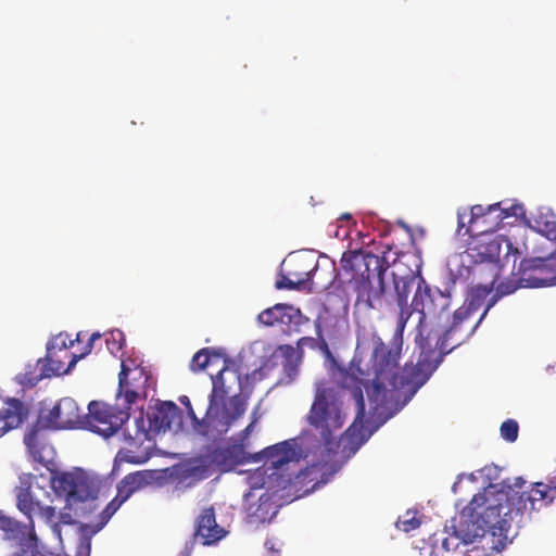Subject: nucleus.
Returning a JSON list of instances; mask_svg holds the SVG:
<instances>
[{
	"mask_svg": "<svg viewBox=\"0 0 556 556\" xmlns=\"http://www.w3.org/2000/svg\"><path fill=\"white\" fill-rule=\"evenodd\" d=\"M416 344L419 349L417 364L401 368V346L390 349L374 329H358L356 353L349 368H339L334 374L338 386L351 390L357 406L355 420L344 432L351 442L357 439V444L361 445L367 440L363 426V389L375 410L400 400L402 394L406 403L426 383L443 357L458 346L453 345L452 340L446 337L443 344L425 340Z\"/></svg>",
	"mask_w": 556,
	"mask_h": 556,
	"instance_id": "nucleus-1",
	"label": "nucleus"
},
{
	"mask_svg": "<svg viewBox=\"0 0 556 556\" xmlns=\"http://www.w3.org/2000/svg\"><path fill=\"white\" fill-rule=\"evenodd\" d=\"M503 514L497 504H492L484 493L475 494L459 513L457 525H453V533L442 540V547L446 552L455 551L463 544H470L478 539L488 541L495 551L503 549L510 536L511 529L502 530Z\"/></svg>",
	"mask_w": 556,
	"mask_h": 556,
	"instance_id": "nucleus-2",
	"label": "nucleus"
},
{
	"mask_svg": "<svg viewBox=\"0 0 556 556\" xmlns=\"http://www.w3.org/2000/svg\"><path fill=\"white\" fill-rule=\"evenodd\" d=\"M340 264L344 281L357 294L356 303L379 309L386 293L384 273L389 267L384 257L364 250H349L343 252Z\"/></svg>",
	"mask_w": 556,
	"mask_h": 556,
	"instance_id": "nucleus-3",
	"label": "nucleus"
},
{
	"mask_svg": "<svg viewBox=\"0 0 556 556\" xmlns=\"http://www.w3.org/2000/svg\"><path fill=\"white\" fill-rule=\"evenodd\" d=\"M451 292L430 288L424 278L419 279L410 307L419 313L415 342L429 341L443 344V339L451 327L448 308Z\"/></svg>",
	"mask_w": 556,
	"mask_h": 556,
	"instance_id": "nucleus-4",
	"label": "nucleus"
},
{
	"mask_svg": "<svg viewBox=\"0 0 556 556\" xmlns=\"http://www.w3.org/2000/svg\"><path fill=\"white\" fill-rule=\"evenodd\" d=\"M555 500L556 471L554 470L546 478V482H534L529 491L517 492L511 490L505 494L504 501L500 498L496 503L503 514L501 531L511 529L516 534L532 513L542 510L553 504Z\"/></svg>",
	"mask_w": 556,
	"mask_h": 556,
	"instance_id": "nucleus-5",
	"label": "nucleus"
},
{
	"mask_svg": "<svg viewBox=\"0 0 556 556\" xmlns=\"http://www.w3.org/2000/svg\"><path fill=\"white\" fill-rule=\"evenodd\" d=\"M346 414L337 388L321 380L315 383L314 401L307 422L319 433L325 446L332 450L337 432L343 427Z\"/></svg>",
	"mask_w": 556,
	"mask_h": 556,
	"instance_id": "nucleus-6",
	"label": "nucleus"
},
{
	"mask_svg": "<svg viewBox=\"0 0 556 556\" xmlns=\"http://www.w3.org/2000/svg\"><path fill=\"white\" fill-rule=\"evenodd\" d=\"M493 289L494 285L476 283V286L471 288L465 304L454 312L451 327L445 333L446 338L452 340L453 345H462L473 334L481 320L496 301V295L492 296L479 319L473 320V315L484 304Z\"/></svg>",
	"mask_w": 556,
	"mask_h": 556,
	"instance_id": "nucleus-7",
	"label": "nucleus"
},
{
	"mask_svg": "<svg viewBox=\"0 0 556 556\" xmlns=\"http://www.w3.org/2000/svg\"><path fill=\"white\" fill-rule=\"evenodd\" d=\"M505 244L506 254L504 260L506 263L513 257V266L519 256L518 249L513 247L511 241L506 237L495 238L484 244H480L476 254L470 256L473 258L472 265L468 267L472 283L494 285L497 281L503 264L501 260V248Z\"/></svg>",
	"mask_w": 556,
	"mask_h": 556,
	"instance_id": "nucleus-8",
	"label": "nucleus"
},
{
	"mask_svg": "<svg viewBox=\"0 0 556 556\" xmlns=\"http://www.w3.org/2000/svg\"><path fill=\"white\" fill-rule=\"evenodd\" d=\"M248 396L240 393L228 401L208 397V407L204 418L199 422L204 435L218 438L226 434L233 424L244 415Z\"/></svg>",
	"mask_w": 556,
	"mask_h": 556,
	"instance_id": "nucleus-9",
	"label": "nucleus"
},
{
	"mask_svg": "<svg viewBox=\"0 0 556 556\" xmlns=\"http://www.w3.org/2000/svg\"><path fill=\"white\" fill-rule=\"evenodd\" d=\"M260 455V463L265 462L269 464V468L275 470L271 475H276L281 480V486L293 484L294 480L300 479L301 470L287 472L291 466L299 464L301 458V450L298 448L295 440H286L277 444L267 446L257 452Z\"/></svg>",
	"mask_w": 556,
	"mask_h": 556,
	"instance_id": "nucleus-10",
	"label": "nucleus"
},
{
	"mask_svg": "<svg viewBox=\"0 0 556 556\" xmlns=\"http://www.w3.org/2000/svg\"><path fill=\"white\" fill-rule=\"evenodd\" d=\"M130 413L102 401H91L85 415L84 428L104 438L115 434L128 421Z\"/></svg>",
	"mask_w": 556,
	"mask_h": 556,
	"instance_id": "nucleus-11",
	"label": "nucleus"
},
{
	"mask_svg": "<svg viewBox=\"0 0 556 556\" xmlns=\"http://www.w3.org/2000/svg\"><path fill=\"white\" fill-rule=\"evenodd\" d=\"M51 486L58 495L64 496L68 503L93 500L98 494L94 481L81 469L53 473Z\"/></svg>",
	"mask_w": 556,
	"mask_h": 556,
	"instance_id": "nucleus-12",
	"label": "nucleus"
},
{
	"mask_svg": "<svg viewBox=\"0 0 556 556\" xmlns=\"http://www.w3.org/2000/svg\"><path fill=\"white\" fill-rule=\"evenodd\" d=\"M517 275L521 286L538 288L556 283V251L546 257L521 260Z\"/></svg>",
	"mask_w": 556,
	"mask_h": 556,
	"instance_id": "nucleus-13",
	"label": "nucleus"
},
{
	"mask_svg": "<svg viewBox=\"0 0 556 556\" xmlns=\"http://www.w3.org/2000/svg\"><path fill=\"white\" fill-rule=\"evenodd\" d=\"M51 430L84 428L85 415L72 397L61 399L47 414L38 416Z\"/></svg>",
	"mask_w": 556,
	"mask_h": 556,
	"instance_id": "nucleus-14",
	"label": "nucleus"
},
{
	"mask_svg": "<svg viewBox=\"0 0 556 556\" xmlns=\"http://www.w3.org/2000/svg\"><path fill=\"white\" fill-rule=\"evenodd\" d=\"M47 430H51V428L46 427L45 421L37 417L23 439L29 457L43 466L52 464L55 456L54 447L46 433Z\"/></svg>",
	"mask_w": 556,
	"mask_h": 556,
	"instance_id": "nucleus-15",
	"label": "nucleus"
},
{
	"mask_svg": "<svg viewBox=\"0 0 556 556\" xmlns=\"http://www.w3.org/2000/svg\"><path fill=\"white\" fill-rule=\"evenodd\" d=\"M64 359H66L64 354L59 353L55 346H47L46 357L37 362L40 374L36 376H30L28 372L20 375V382L26 387H35L43 378L68 372L72 367H70V364L66 366Z\"/></svg>",
	"mask_w": 556,
	"mask_h": 556,
	"instance_id": "nucleus-16",
	"label": "nucleus"
},
{
	"mask_svg": "<svg viewBox=\"0 0 556 556\" xmlns=\"http://www.w3.org/2000/svg\"><path fill=\"white\" fill-rule=\"evenodd\" d=\"M227 531L216 522L213 506L202 509L195 519L194 536L201 540L203 545H212L224 539Z\"/></svg>",
	"mask_w": 556,
	"mask_h": 556,
	"instance_id": "nucleus-17",
	"label": "nucleus"
},
{
	"mask_svg": "<svg viewBox=\"0 0 556 556\" xmlns=\"http://www.w3.org/2000/svg\"><path fill=\"white\" fill-rule=\"evenodd\" d=\"M232 364L228 356L224 357L223 367L216 376H212L213 388L208 397L226 400L235 389H241L240 374L230 367Z\"/></svg>",
	"mask_w": 556,
	"mask_h": 556,
	"instance_id": "nucleus-18",
	"label": "nucleus"
},
{
	"mask_svg": "<svg viewBox=\"0 0 556 556\" xmlns=\"http://www.w3.org/2000/svg\"><path fill=\"white\" fill-rule=\"evenodd\" d=\"M249 443L237 441L227 447L215 451L214 460L224 467H235L249 463H260V455L248 451Z\"/></svg>",
	"mask_w": 556,
	"mask_h": 556,
	"instance_id": "nucleus-19",
	"label": "nucleus"
},
{
	"mask_svg": "<svg viewBox=\"0 0 556 556\" xmlns=\"http://www.w3.org/2000/svg\"><path fill=\"white\" fill-rule=\"evenodd\" d=\"M150 429L155 432H164L174 424H180L181 410L172 401L157 403L152 412L148 415Z\"/></svg>",
	"mask_w": 556,
	"mask_h": 556,
	"instance_id": "nucleus-20",
	"label": "nucleus"
},
{
	"mask_svg": "<svg viewBox=\"0 0 556 556\" xmlns=\"http://www.w3.org/2000/svg\"><path fill=\"white\" fill-rule=\"evenodd\" d=\"M405 265L402 260L395 262L394 266L396 271L392 273L394 289L396 292V299L399 306H406L408 295L415 286L418 285L420 276V265L416 264V269H409L407 273L401 269V266Z\"/></svg>",
	"mask_w": 556,
	"mask_h": 556,
	"instance_id": "nucleus-21",
	"label": "nucleus"
},
{
	"mask_svg": "<svg viewBox=\"0 0 556 556\" xmlns=\"http://www.w3.org/2000/svg\"><path fill=\"white\" fill-rule=\"evenodd\" d=\"M28 414V408L21 400L8 399L5 407L0 409V438L10 430L18 428L27 419Z\"/></svg>",
	"mask_w": 556,
	"mask_h": 556,
	"instance_id": "nucleus-22",
	"label": "nucleus"
},
{
	"mask_svg": "<svg viewBox=\"0 0 556 556\" xmlns=\"http://www.w3.org/2000/svg\"><path fill=\"white\" fill-rule=\"evenodd\" d=\"M130 369L122 363V368L118 374V390L116 394V406L119 409H125L129 413L131 405L136 403L139 397V391L128 380Z\"/></svg>",
	"mask_w": 556,
	"mask_h": 556,
	"instance_id": "nucleus-23",
	"label": "nucleus"
},
{
	"mask_svg": "<svg viewBox=\"0 0 556 556\" xmlns=\"http://www.w3.org/2000/svg\"><path fill=\"white\" fill-rule=\"evenodd\" d=\"M152 478V473L147 470L130 472L118 482L117 495L126 502L137 491L146 488Z\"/></svg>",
	"mask_w": 556,
	"mask_h": 556,
	"instance_id": "nucleus-24",
	"label": "nucleus"
},
{
	"mask_svg": "<svg viewBox=\"0 0 556 556\" xmlns=\"http://www.w3.org/2000/svg\"><path fill=\"white\" fill-rule=\"evenodd\" d=\"M299 314L292 305L276 304L258 314V321L265 326L289 325L294 316Z\"/></svg>",
	"mask_w": 556,
	"mask_h": 556,
	"instance_id": "nucleus-25",
	"label": "nucleus"
},
{
	"mask_svg": "<svg viewBox=\"0 0 556 556\" xmlns=\"http://www.w3.org/2000/svg\"><path fill=\"white\" fill-rule=\"evenodd\" d=\"M488 211L494 213L496 223L493 226L485 227L484 229L481 230V232L494 231L500 227V224L508 217L522 218L526 215V210L523 205L517 203L507 205L506 202H497L494 204H490L488 206Z\"/></svg>",
	"mask_w": 556,
	"mask_h": 556,
	"instance_id": "nucleus-26",
	"label": "nucleus"
},
{
	"mask_svg": "<svg viewBox=\"0 0 556 556\" xmlns=\"http://www.w3.org/2000/svg\"><path fill=\"white\" fill-rule=\"evenodd\" d=\"M277 514V508L268 496H261L257 504L249 508V522L250 523H265L269 522Z\"/></svg>",
	"mask_w": 556,
	"mask_h": 556,
	"instance_id": "nucleus-27",
	"label": "nucleus"
},
{
	"mask_svg": "<svg viewBox=\"0 0 556 556\" xmlns=\"http://www.w3.org/2000/svg\"><path fill=\"white\" fill-rule=\"evenodd\" d=\"M16 506L18 510L28 518L31 531L30 538L36 540L33 517L37 513L38 508H40V503L34 498L29 488L21 489L18 491L16 495Z\"/></svg>",
	"mask_w": 556,
	"mask_h": 556,
	"instance_id": "nucleus-28",
	"label": "nucleus"
},
{
	"mask_svg": "<svg viewBox=\"0 0 556 556\" xmlns=\"http://www.w3.org/2000/svg\"><path fill=\"white\" fill-rule=\"evenodd\" d=\"M224 357H227V355L220 350L210 348L201 349L193 355L190 362V369L194 372L203 370L207 366L218 363L220 359L224 362Z\"/></svg>",
	"mask_w": 556,
	"mask_h": 556,
	"instance_id": "nucleus-29",
	"label": "nucleus"
},
{
	"mask_svg": "<svg viewBox=\"0 0 556 556\" xmlns=\"http://www.w3.org/2000/svg\"><path fill=\"white\" fill-rule=\"evenodd\" d=\"M123 503H125V501H122V498L116 494V496L101 511L99 516V522L96 526L84 525L83 530L90 534H96L99 532L109 522L111 517L116 513Z\"/></svg>",
	"mask_w": 556,
	"mask_h": 556,
	"instance_id": "nucleus-30",
	"label": "nucleus"
},
{
	"mask_svg": "<svg viewBox=\"0 0 556 556\" xmlns=\"http://www.w3.org/2000/svg\"><path fill=\"white\" fill-rule=\"evenodd\" d=\"M530 227L548 240L556 241V220L554 216L539 214L533 218Z\"/></svg>",
	"mask_w": 556,
	"mask_h": 556,
	"instance_id": "nucleus-31",
	"label": "nucleus"
},
{
	"mask_svg": "<svg viewBox=\"0 0 556 556\" xmlns=\"http://www.w3.org/2000/svg\"><path fill=\"white\" fill-rule=\"evenodd\" d=\"M280 351L285 357V370L288 374V376H291L295 374L296 366H298V351L291 345H282L280 346Z\"/></svg>",
	"mask_w": 556,
	"mask_h": 556,
	"instance_id": "nucleus-32",
	"label": "nucleus"
},
{
	"mask_svg": "<svg viewBox=\"0 0 556 556\" xmlns=\"http://www.w3.org/2000/svg\"><path fill=\"white\" fill-rule=\"evenodd\" d=\"M420 523V519L417 518V511L407 510L406 514L396 521V528L404 532H410L417 529Z\"/></svg>",
	"mask_w": 556,
	"mask_h": 556,
	"instance_id": "nucleus-33",
	"label": "nucleus"
},
{
	"mask_svg": "<svg viewBox=\"0 0 556 556\" xmlns=\"http://www.w3.org/2000/svg\"><path fill=\"white\" fill-rule=\"evenodd\" d=\"M0 530L12 538H16L22 532V525L0 510Z\"/></svg>",
	"mask_w": 556,
	"mask_h": 556,
	"instance_id": "nucleus-34",
	"label": "nucleus"
},
{
	"mask_svg": "<svg viewBox=\"0 0 556 556\" xmlns=\"http://www.w3.org/2000/svg\"><path fill=\"white\" fill-rule=\"evenodd\" d=\"M105 342L111 353H116L123 349L125 343L124 333L121 330H113L105 334Z\"/></svg>",
	"mask_w": 556,
	"mask_h": 556,
	"instance_id": "nucleus-35",
	"label": "nucleus"
},
{
	"mask_svg": "<svg viewBox=\"0 0 556 556\" xmlns=\"http://www.w3.org/2000/svg\"><path fill=\"white\" fill-rule=\"evenodd\" d=\"M74 344L73 340L67 341V337H64L63 334H59L54 338L53 341L49 342L47 346H55V350L64 354L65 358H70L72 361V356L75 355L74 353H71L68 351L70 348H72Z\"/></svg>",
	"mask_w": 556,
	"mask_h": 556,
	"instance_id": "nucleus-36",
	"label": "nucleus"
},
{
	"mask_svg": "<svg viewBox=\"0 0 556 556\" xmlns=\"http://www.w3.org/2000/svg\"><path fill=\"white\" fill-rule=\"evenodd\" d=\"M501 435L507 442H515L518 438L519 426L514 419H507L501 425Z\"/></svg>",
	"mask_w": 556,
	"mask_h": 556,
	"instance_id": "nucleus-37",
	"label": "nucleus"
},
{
	"mask_svg": "<svg viewBox=\"0 0 556 556\" xmlns=\"http://www.w3.org/2000/svg\"><path fill=\"white\" fill-rule=\"evenodd\" d=\"M135 424H136V432H135V435H131L127 429H125L124 431V437H125V440L129 443V445H136L138 441H142L147 438V431L143 427V418L140 417V418H137L135 420Z\"/></svg>",
	"mask_w": 556,
	"mask_h": 556,
	"instance_id": "nucleus-38",
	"label": "nucleus"
},
{
	"mask_svg": "<svg viewBox=\"0 0 556 556\" xmlns=\"http://www.w3.org/2000/svg\"><path fill=\"white\" fill-rule=\"evenodd\" d=\"M491 215H494V213H491L490 211H488V207H484L480 204L473 205L470 208L469 223L470 224H477V223L485 224L486 218Z\"/></svg>",
	"mask_w": 556,
	"mask_h": 556,
	"instance_id": "nucleus-39",
	"label": "nucleus"
},
{
	"mask_svg": "<svg viewBox=\"0 0 556 556\" xmlns=\"http://www.w3.org/2000/svg\"><path fill=\"white\" fill-rule=\"evenodd\" d=\"M301 281L302 280H300V279L293 280V278H291V276L288 273L281 274L280 278L276 281V288L279 290H281V289H287V290L300 289Z\"/></svg>",
	"mask_w": 556,
	"mask_h": 556,
	"instance_id": "nucleus-40",
	"label": "nucleus"
},
{
	"mask_svg": "<svg viewBox=\"0 0 556 556\" xmlns=\"http://www.w3.org/2000/svg\"><path fill=\"white\" fill-rule=\"evenodd\" d=\"M401 311L397 317L396 331L395 333L402 336L405 326L412 315L413 308L406 304V306H400Z\"/></svg>",
	"mask_w": 556,
	"mask_h": 556,
	"instance_id": "nucleus-41",
	"label": "nucleus"
},
{
	"mask_svg": "<svg viewBox=\"0 0 556 556\" xmlns=\"http://www.w3.org/2000/svg\"><path fill=\"white\" fill-rule=\"evenodd\" d=\"M101 338V334L99 332H93L90 337H89V340L87 342V344L85 345L84 348V352H81L79 355H73L72 356V361H70V367H74L77 363L78 359L85 357L86 355H88L92 348H93V343Z\"/></svg>",
	"mask_w": 556,
	"mask_h": 556,
	"instance_id": "nucleus-42",
	"label": "nucleus"
},
{
	"mask_svg": "<svg viewBox=\"0 0 556 556\" xmlns=\"http://www.w3.org/2000/svg\"><path fill=\"white\" fill-rule=\"evenodd\" d=\"M101 338V334L99 332H93L90 337H89V340L87 342V344L85 345L84 348V352H81L79 355H73L72 356V361H70V367H74L77 363L78 359L85 357L86 355H88L92 348H93V343Z\"/></svg>",
	"mask_w": 556,
	"mask_h": 556,
	"instance_id": "nucleus-43",
	"label": "nucleus"
},
{
	"mask_svg": "<svg viewBox=\"0 0 556 556\" xmlns=\"http://www.w3.org/2000/svg\"><path fill=\"white\" fill-rule=\"evenodd\" d=\"M317 271V266H314L307 270H303V271H292V270H289L288 274L291 276V278H293V280H302L301 281V287L304 286L306 282H308L311 280V277L313 275H315Z\"/></svg>",
	"mask_w": 556,
	"mask_h": 556,
	"instance_id": "nucleus-44",
	"label": "nucleus"
},
{
	"mask_svg": "<svg viewBox=\"0 0 556 556\" xmlns=\"http://www.w3.org/2000/svg\"><path fill=\"white\" fill-rule=\"evenodd\" d=\"M47 523H53L56 511L53 506H41L37 513Z\"/></svg>",
	"mask_w": 556,
	"mask_h": 556,
	"instance_id": "nucleus-45",
	"label": "nucleus"
},
{
	"mask_svg": "<svg viewBox=\"0 0 556 556\" xmlns=\"http://www.w3.org/2000/svg\"><path fill=\"white\" fill-rule=\"evenodd\" d=\"M517 288H518V286L515 282L508 281V282H501L500 285H497L496 290H497V293H500L501 295H507V294H510L514 291H516Z\"/></svg>",
	"mask_w": 556,
	"mask_h": 556,
	"instance_id": "nucleus-46",
	"label": "nucleus"
},
{
	"mask_svg": "<svg viewBox=\"0 0 556 556\" xmlns=\"http://www.w3.org/2000/svg\"><path fill=\"white\" fill-rule=\"evenodd\" d=\"M256 421H257V418L254 417V419L239 433V439H238L239 441L249 443L248 442L249 435L253 431Z\"/></svg>",
	"mask_w": 556,
	"mask_h": 556,
	"instance_id": "nucleus-47",
	"label": "nucleus"
},
{
	"mask_svg": "<svg viewBox=\"0 0 556 556\" xmlns=\"http://www.w3.org/2000/svg\"><path fill=\"white\" fill-rule=\"evenodd\" d=\"M148 456H135V455H127L126 460L131 464H142L148 460Z\"/></svg>",
	"mask_w": 556,
	"mask_h": 556,
	"instance_id": "nucleus-48",
	"label": "nucleus"
},
{
	"mask_svg": "<svg viewBox=\"0 0 556 556\" xmlns=\"http://www.w3.org/2000/svg\"><path fill=\"white\" fill-rule=\"evenodd\" d=\"M268 551L271 553V556H279V551L274 548V543L270 541H266L265 543Z\"/></svg>",
	"mask_w": 556,
	"mask_h": 556,
	"instance_id": "nucleus-49",
	"label": "nucleus"
},
{
	"mask_svg": "<svg viewBox=\"0 0 556 556\" xmlns=\"http://www.w3.org/2000/svg\"><path fill=\"white\" fill-rule=\"evenodd\" d=\"M526 481L521 478V477H517L515 478V482H514V485L516 488H519L521 489L523 485H525Z\"/></svg>",
	"mask_w": 556,
	"mask_h": 556,
	"instance_id": "nucleus-50",
	"label": "nucleus"
},
{
	"mask_svg": "<svg viewBox=\"0 0 556 556\" xmlns=\"http://www.w3.org/2000/svg\"><path fill=\"white\" fill-rule=\"evenodd\" d=\"M464 225L463 215L458 214V228L462 229Z\"/></svg>",
	"mask_w": 556,
	"mask_h": 556,
	"instance_id": "nucleus-51",
	"label": "nucleus"
},
{
	"mask_svg": "<svg viewBox=\"0 0 556 556\" xmlns=\"http://www.w3.org/2000/svg\"><path fill=\"white\" fill-rule=\"evenodd\" d=\"M189 414L191 415V417H192L193 419H195V415H194V413H193V410H192V408H191V407H189Z\"/></svg>",
	"mask_w": 556,
	"mask_h": 556,
	"instance_id": "nucleus-52",
	"label": "nucleus"
},
{
	"mask_svg": "<svg viewBox=\"0 0 556 556\" xmlns=\"http://www.w3.org/2000/svg\"><path fill=\"white\" fill-rule=\"evenodd\" d=\"M412 258L415 261V265L416 264H419L420 265V262L418 260H416V256L415 255H412Z\"/></svg>",
	"mask_w": 556,
	"mask_h": 556,
	"instance_id": "nucleus-53",
	"label": "nucleus"
},
{
	"mask_svg": "<svg viewBox=\"0 0 556 556\" xmlns=\"http://www.w3.org/2000/svg\"><path fill=\"white\" fill-rule=\"evenodd\" d=\"M412 258L415 261V265L416 264H419L420 265V262L418 260H416V256L415 255H412Z\"/></svg>",
	"mask_w": 556,
	"mask_h": 556,
	"instance_id": "nucleus-54",
	"label": "nucleus"
},
{
	"mask_svg": "<svg viewBox=\"0 0 556 556\" xmlns=\"http://www.w3.org/2000/svg\"><path fill=\"white\" fill-rule=\"evenodd\" d=\"M186 401H187V404L190 406V402L188 400V396H185V400H182V403H186Z\"/></svg>",
	"mask_w": 556,
	"mask_h": 556,
	"instance_id": "nucleus-55",
	"label": "nucleus"
},
{
	"mask_svg": "<svg viewBox=\"0 0 556 556\" xmlns=\"http://www.w3.org/2000/svg\"><path fill=\"white\" fill-rule=\"evenodd\" d=\"M186 401H187V404L190 406V402L188 400V396H185V400H182V403H186Z\"/></svg>",
	"mask_w": 556,
	"mask_h": 556,
	"instance_id": "nucleus-56",
	"label": "nucleus"
},
{
	"mask_svg": "<svg viewBox=\"0 0 556 556\" xmlns=\"http://www.w3.org/2000/svg\"><path fill=\"white\" fill-rule=\"evenodd\" d=\"M139 372V376L142 377L143 376V371L141 369L138 370Z\"/></svg>",
	"mask_w": 556,
	"mask_h": 556,
	"instance_id": "nucleus-57",
	"label": "nucleus"
}]
</instances>
